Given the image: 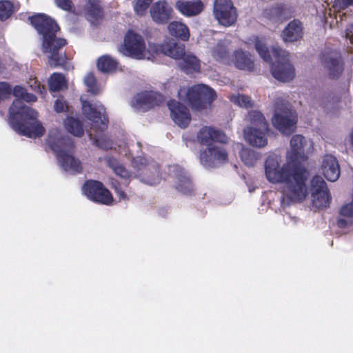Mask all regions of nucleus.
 <instances>
[{"instance_id": "14", "label": "nucleus", "mask_w": 353, "mask_h": 353, "mask_svg": "<svg viewBox=\"0 0 353 353\" xmlns=\"http://www.w3.org/2000/svg\"><path fill=\"white\" fill-rule=\"evenodd\" d=\"M321 61L331 79H337L343 72L344 63L340 52L336 50L325 49L321 53Z\"/></svg>"}, {"instance_id": "11", "label": "nucleus", "mask_w": 353, "mask_h": 353, "mask_svg": "<svg viewBox=\"0 0 353 353\" xmlns=\"http://www.w3.org/2000/svg\"><path fill=\"white\" fill-rule=\"evenodd\" d=\"M312 205L318 209H325L332 201L329 189L325 181L319 175L312 177L310 182Z\"/></svg>"}, {"instance_id": "53", "label": "nucleus", "mask_w": 353, "mask_h": 353, "mask_svg": "<svg viewBox=\"0 0 353 353\" xmlns=\"http://www.w3.org/2000/svg\"><path fill=\"white\" fill-rule=\"evenodd\" d=\"M84 82H85V84L88 83V80L86 79H84Z\"/></svg>"}, {"instance_id": "33", "label": "nucleus", "mask_w": 353, "mask_h": 353, "mask_svg": "<svg viewBox=\"0 0 353 353\" xmlns=\"http://www.w3.org/2000/svg\"><path fill=\"white\" fill-rule=\"evenodd\" d=\"M250 41L254 43V47L260 57L267 63H272V57L270 54L268 48L266 46L263 40L257 37L253 36L252 38H250Z\"/></svg>"}, {"instance_id": "39", "label": "nucleus", "mask_w": 353, "mask_h": 353, "mask_svg": "<svg viewBox=\"0 0 353 353\" xmlns=\"http://www.w3.org/2000/svg\"><path fill=\"white\" fill-rule=\"evenodd\" d=\"M13 6L8 1H0V20L4 21L12 13Z\"/></svg>"}, {"instance_id": "32", "label": "nucleus", "mask_w": 353, "mask_h": 353, "mask_svg": "<svg viewBox=\"0 0 353 353\" xmlns=\"http://www.w3.org/2000/svg\"><path fill=\"white\" fill-rule=\"evenodd\" d=\"M212 56L217 61L230 65L232 57L227 46L221 41L218 42L212 51Z\"/></svg>"}, {"instance_id": "34", "label": "nucleus", "mask_w": 353, "mask_h": 353, "mask_svg": "<svg viewBox=\"0 0 353 353\" xmlns=\"http://www.w3.org/2000/svg\"><path fill=\"white\" fill-rule=\"evenodd\" d=\"M248 117L253 127L263 130H269V125L264 115L259 111L252 110L248 113Z\"/></svg>"}, {"instance_id": "49", "label": "nucleus", "mask_w": 353, "mask_h": 353, "mask_svg": "<svg viewBox=\"0 0 353 353\" xmlns=\"http://www.w3.org/2000/svg\"><path fill=\"white\" fill-rule=\"evenodd\" d=\"M80 100L82 104L83 110L85 112L88 108V98L86 96H81Z\"/></svg>"}, {"instance_id": "41", "label": "nucleus", "mask_w": 353, "mask_h": 353, "mask_svg": "<svg viewBox=\"0 0 353 353\" xmlns=\"http://www.w3.org/2000/svg\"><path fill=\"white\" fill-rule=\"evenodd\" d=\"M101 88L92 73L90 72V93L97 94L100 92Z\"/></svg>"}, {"instance_id": "44", "label": "nucleus", "mask_w": 353, "mask_h": 353, "mask_svg": "<svg viewBox=\"0 0 353 353\" xmlns=\"http://www.w3.org/2000/svg\"><path fill=\"white\" fill-rule=\"evenodd\" d=\"M349 6H353V0H335L334 7L339 10H345Z\"/></svg>"}, {"instance_id": "43", "label": "nucleus", "mask_w": 353, "mask_h": 353, "mask_svg": "<svg viewBox=\"0 0 353 353\" xmlns=\"http://www.w3.org/2000/svg\"><path fill=\"white\" fill-rule=\"evenodd\" d=\"M54 109L57 113H61L68 109V104L63 99H57L54 101Z\"/></svg>"}, {"instance_id": "36", "label": "nucleus", "mask_w": 353, "mask_h": 353, "mask_svg": "<svg viewBox=\"0 0 353 353\" xmlns=\"http://www.w3.org/2000/svg\"><path fill=\"white\" fill-rule=\"evenodd\" d=\"M67 86L66 81L63 75L54 73L49 80V87L52 91H57Z\"/></svg>"}, {"instance_id": "31", "label": "nucleus", "mask_w": 353, "mask_h": 353, "mask_svg": "<svg viewBox=\"0 0 353 353\" xmlns=\"http://www.w3.org/2000/svg\"><path fill=\"white\" fill-rule=\"evenodd\" d=\"M105 161L107 165L110 167L117 176L123 179H129L130 177V172L116 158L110 156L105 157Z\"/></svg>"}, {"instance_id": "6", "label": "nucleus", "mask_w": 353, "mask_h": 353, "mask_svg": "<svg viewBox=\"0 0 353 353\" xmlns=\"http://www.w3.org/2000/svg\"><path fill=\"white\" fill-rule=\"evenodd\" d=\"M90 140L99 148L109 150L112 143L105 134L109 119L105 107L101 103H90Z\"/></svg>"}, {"instance_id": "23", "label": "nucleus", "mask_w": 353, "mask_h": 353, "mask_svg": "<svg viewBox=\"0 0 353 353\" xmlns=\"http://www.w3.org/2000/svg\"><path fill=\"white\" fill-rule=\"evenodd\" d=\"M305 143V139L303 135L295 134L292 137L290 140L291 149L288 153V157L293 163H299V161L306 158L304 150Z\"/></svg>"}, {"instance_id": "51", "label": "nucleus", "mask_w": 353, "mask_h": 353, "mask_svg": "<svg viewBox=\"0 0 353 353\" xmlns=\"http://www.w3.org/2000/svg\"><path fill=\"white\" fill-rule=\"evenodd\" d=\"M88 181H85L83 183V188H82V192L85 195V196H88Z\"/></svg>"}, {"instance_id": "1", "label": "nucleus", "mask_w": 353, "mask_h": 353, "mask_svg": "<svg viewBox=\"0 0 353 353\" xmlns=\"http://www.w3.org/2000/svg\"><path fill=\"white\" fill-rule=\"evenodd\" d=\"M265 174L268 181L283 183V194L290 201L301 202L307 196L308 172L300 163H288L281 167L278 157L270 155L265 162Z\"/></svg>"}, {"instance_id": "40", "label": "nucleus", "mask_w": 353, "mask_h": 353, "mask_svg": "<svg viewBox=\"0 0 353 353\" xmlns=\"http://www.w3.org/2000/svg\"><path fill=\"white\" fill-rule=\"evenodd\" d=\"M240 157L243 163L248 166H253L256 163L254 154L248 149H243L240 152Z\"/></svg>"}, {"instance_id": "15", "label": "nucleus", "mask_w": 353, "mask_h": 353, "mask_svg": "<svg viewBox=\"0 0 353 353\" xmlns=\"http://www.w3.org/2000/svg\"><path fill=\"white\" fill-rule=\"evenodd\" d=\"M164 101L163 96L157 92L145 91L138 93L132 100V106L139 110L147 111L160 105Z\"/></svg>"}, {"instance_id": "9", "label": "nucleus", "mask_w": 353, "mask_h": 353, "mask_svg": "<svg viewBox=\"0 0 353 353\" xmlns=\"http://www.w3.org/2000/svg\"><path fill=\"white\" fill-rule=\"evenodd\" d=\"M274 61L272 63V76L283 82L292 81L295 77V69L289 60V53L279 47L272 48Z\"/></svg>"}, {"instance_id": "48", "label": "nucleus", "mask_w": 353, "mask_h": 353, "mask_svg": "<svg viewBox=\"0 0 353 353\" xmlns=\"http://www.w3.org/2000/svg\"><path fill=\"white\" fill-rule=\"evenodd\" d=\"M353 26H351L350 28H347L345 30V37L350 41V43L353 44V33L352 29Z\"/></svg>"}, {"instance_id": "7", "label": "nucleus", "mask_w": 353, "mask_h": 353, "mask_svg": "<svg viewBox=\"0 0 353 353\" xmlns=\"http://www.w3.org/2000/svg\"><path fill=\"white\" fill-rule=\"evenodd\" d=\"M274 109L275 113L272 119L274 126L282 134H292L297 123L296 112L290 108L288 103L280 99L276 101Z\"/></svg>"}, {"instance_id": "13", "label": "nucleus", "mask_w": 353, "mask_h": 353, "mask_svg": "<svg viewBox=\"0 0 353 353\" xmlns=\"http://www.w3.org/2000/svg\"><path fill=\"white\" fill-rule=\"evenodd\" d=\"M199 159L201 164L205 167L215 168L228 161V153L223 145L214 144L201 150Z\"/></svg>"}, {"instance_id": "27", "label": "nucleus", "mask_w": 353, "mask_h": 353, "mask_svg": "<svg viewBox=\"0 0 353 353\" xmlns=\"http://www.w3.org/2000/svg\"><path fill=\"white\" fill-rule=\"evenodd\" d=\"M105 13L102 0H90V23L92 26H100L104 20Z\"/></svg>"}, {"instance_id": "24", "label": "nucleus", "mask_w": 353, "mask_h": 353, "mask_svg": "<svg viewBox=\"0 0 353 353\" xmlns=\"http://www.w3.org/2000/svg\"><path fill=\"white\" fill-rule=\"evenodd\" d=\"M175 7L181 14L186 17L197 15L203 10V4L201 0H178L176 2Z\"/></svg>"}, {"instance_id": "29", "label": "nucleus", "mask_w": 353, "mask_h": 353, "mask_svg": "<svg viewBox=\"0 0 353 353\" xmlns=\"http://www.w3.org/2000/svg\"><path fill=\"white\" fill-rule=\"evenodd\" d=\"M170 34L183 41H188L190 38V31L188 26L179 21H172L168 26Z\"/></svg>"}, {"instance_id": "3", "label": "nucleus", "mask_w": 353, "mask_h": 353, "mask_svg": "<svg viewBox=\"0 0 353 353\" xmlns=\"http://www.w3.org/2000/svg\"><path fill=\"white\" fill-rule=\"evenodd\" d=\"M38 32L43 35V52L48 54V65L56 67L64 64L65 57L59 54V50L66 45V40L57 38L55 33L59 28L55 21L46 14H38L29 18Z\"/></svg>"}, {"instance_id": "18", "label": "nucleus", "mask_w": 353, "mask_h": 353, "mask_svg": "<svg viewBox=\"0 0 353 353\" xmlns=\"http://www.w3.org/2000/svg\"><path fill=\"white\" fill-rule=\"evenodd\" d=\"M197 140L200 144L210 147V145H213L216 143H226L228 138L220 130L204 126L197 133Z\"/></svg>"}, {"instance_id": "12", "label": "nucleus", "mask_w": 353, "mask_h": 353, "mask_svg": "<svg viewBox=\"0 0 353 353\" xmlns=\"http://www.w3.org/2000/svg\"><path fill=\"white\" fill-rule=\"evenodd\" d=\"M213 14L219 23L226 27L234 25L238 17L236 8L231 0H215Z\"/></svg>"}, {"instance_id": "22", "label": "nucleus", "mask_w": 353, "mask_h": 353, "mask_svg": "<svg viewBox=\"0 0 353 353\" xmlns=\"http://www.w3.org/2000/svg\"><path fill=\"white\" fill-rule=\"evenodd\" d=\"M321 169L325 178L330 181H336L340 176V166L336 157L331 154L324 156Z\"/></svg>"}, {"instance_id": "35", "label": "nucleus", "mask_w": 353, "mask_h": 353, "mask_svg": "<svg viewBox=\"0 0 353 353\" xmlns=\"http://www.w3.org/2000/svg\"><path fill=\"white\" fill-rule=\"evenodd\" d=\"M65 126L68 131L76 137H81L83 134L82 123L74 117H68L65 121Z\"/></svg>"}, {"instance_id": "17", "label": "nucleus", "mask_w": 353, "mask_h": 353, "mask_svg": "<svg viewBox=\"0 0 353 353\" xmlns=\"http://www.w3.org/2000/svg\"><path fill=\"white\" fill-rule=\"evenodd\" d=\"M169 173L176 179L175 188L183 194L190 195L194 192L192 180L187 172L179 165L169 166Z\"/></svg>"}, {"instance_id": "28", "label": "nucleus", "mask_w": 353, "mask_h": 353, "mask_svg": "<svg viewBox=\"0 0 353 353\" xmlns=\"http://www.w3.org/2000/svg\"><path fill=\"white\" fill-rule=\"evenodd\" d=\"M336 221L338 228L344 229L353 225V201L341 206Z\"/></svg>"}, {"instance_id": "20", "label": "nucleus", "mask_w": 353, "mask_h": 353, "mask_svg": "<svg viewBox=\"0 0 353 353\" xmlns=\"http://www.w3.org/2000/svg\"><path fill=\"white\" fill-rule=\"evenodd\" d=\"M90 199L106 205H111L114 201L111 192L103 183L95 180H90Z\"/></svg>"}, {"instance_id": "10", "label": "nucleus", "mask_w": 353, "mask_h": 353, "mask_svg": "<svg viewBox=\"0 0 353 353\" xmlns=\"http://www.w3.org/2000/svg\"><path fill=\"white\" fill-rule=\"evenodd\" d=\"M156 43H149L148 47ZM149 48H146L143 38L140 34L132 30H128L124 37L123 52L125 54L137 59H143L147 58L151 59L157 55H152L149 52Z\"/></svg>"}, {"instance_id": "21", "label": "nucleus", "mask_w": 353, "mask_h": 353, "mask_svg": "<svg viewBox=\"0 0 353 353\" xmlns=\"http://www.w3.org/2000/svg\"><path fill=\"white\" fill-rule=\"evenodd\" d=\"M268 130L248 126L243 130L244 137L246 141L252 147L264 148L268 145L266 132Z\"/></svg>"}, {"instance_id": "52", "label": "nucleus", "mask_w": 353, "mask_h": 353, "mask_svg": "<svg viewBox=\"0 0 353 353\" xmlns=\"http://www.w3.org/2000/svg\"><path fill=\"white\" fill-rule=\"evenodd\" d=\"M143 161H145V159L140 158L139 160H136V163H139L140 164H143Z\"/></svg>"}, {"instance_id": "19", "label": "nucleus", "mask_w": 353, "mask_h": 353, "mask_svg": "<svg viewBox=\"0 0 353 353\" xmlns=\"http://www.w3.org/2000/svg\"><path fill=\"white\" fill-rule=\"evenodd\" d=\"M150 13L156 23L166 24L172 18L173 9L165 0H159L152 4Z\"/></svg>"}, {"instance_id": "8", "label": "nucleus", "mask_w": 353, "mask_h": 353, "mask_svg": "<svg viewBox=\"0 0 353 353\" xmlns=\"http://www.w3.org/2000/svg\"><path fill=\"white\" fill-rule=\"evenodd\" d=\"M216 98V92L203 84L194 85L186 92V101L193 110L207 109Z\"/></svg>"}, {"instance_id": "45", "label": "nucleus", "mask_w": 353, "mask_h": 353, "mask_svg": "<svg viewBox=\"0 0 353 353\" xmlns=\"http://www.w3.org/2000/svg\"><path fill=\"white\" fill-rule=\"evenodd\" d=\"M56 5L64 10H70L72 6L71 0H54Z\"/></svg>"}, {"instance_id": "54", "label": "nucleus", "mask_w": 353, "mask_h": 353, "mask_svg": "<svg viewBox=\"0 0 353 353\" xmlns=\"http://www.w3.org/2000/svg\"><path fill=\"white\" fill-rule=\"evenodd\" d=\"M148 183H150V185H153L154 183H153L152 181H148Z\"/></svg>"}, {"instance_id": "37", "label": "nucleus", "mask_w": 353, "mask_h": 353, "mask_svg": "<svg viewBox=\"0 0 353 353\" xmlns=\"http://www.w3.org/2000/svg\"><path fill=\"white\" fill-rule=\"evenodd\" d=\"M229 99L231 102L240 107L245 108L252 107V102L249 96L241 94H232Z\"/></svg>"}, {"instance_id": "46", "label": "nucleus", "mask_w": 353, "mask_h": 353, "mask_svg": "<svg viewBox=\"0 0 353 353\" xmlns=\"http://www.w3.org/2000/svg\"><path fill=\"white\" fill-rule=\"evenodd\" d=\"M30 86L32 88L33 90L37 92L42 93L44 90V88L43 86H41L39 83L34 80V79H30L29 83Z\"/></svg>"}, {"instance_id": "42", "label": "nucleus", "mask_w": 353, "mask_h": 353, "mask_svg": "<svg viewBox=\"0 0 353 353\" xmlns=\"http://www.w3.org/2000/svg\"><path fill=\"white\" fill-rule=\"evenodd\" d=\"M12 94V89L9 84L5 82H0V98L6 99L9 98Z\"/></svg>"}, {"instance_id": "4", "label": "nucleus", "mask_w": 353, "mask_h": 353, "mask_svg": "<svg viewBox=\"0 0 353 353\" xmlns=\"http://www.w3.org/2000/svg\"><path fill=\"white\" fill-rule=\"evenodd\" d=\"M47 143L56 154L63 170L72 174L81 172V163L71 154L73 144L68 137L62 136L58 129H53L49 132Z\"/></svg>"}, {"instance_id": "47", "label": "nucleus", "mask_w": 353, "mask_h": 353, "mask_svg": "<svg viewBox=\"0 0 353 353\" xmlns=\"http://www.w3.org/2000/svg\"><path fill=\"white\" fill-rule=\"evenodd\" d=\"M111 188L114 190V192L119 189H122V187L118 180L112 179L111 181Z\"/></svg>"}, {"instance_id": "2", "label": "nucleus", "mask_w": 353, "mask_h": 353, "mask_svg": "<svg viewBox=\"0 0 353 353\" xmlns=\"http://www.w3.org/2000/svg\"><path fill=\"white\" fill-rule=\"evenodd\" d=\"M13 95L18 98L13 101L10 108V123L17 133L30 138L42 136L45 129L40 122L36 121L38 117L37 110L24 105L21 100L26 102H35L37 97L28 93L25 88L17 85L12 90Z\"/></svg>"}, {"instance_id": "38", "label": "nucleus", "mask_w": 353, "mask_h": 353, "mask_svg": "<svg viewBox=\"0 0 353 353\" xmlns=\"http://www.w3.org/2000/svg\"><path fill=\"white\" fill-rule=\"evenodd\" d=\"M153 0H137L134 5V11L139 17L145 15Z\"/></svg>"}, {"instance_id": "16", "label": "nucleus", "mask_w": 353, "mask_h": 353, "mask_svg": "<svg viewBox=\"0 0 353 353\" xmlns=\"http://www.w3.org/2000/svg\"><path fill=\"white\" fill-rule=\"evenodd\" d=\"M173 121L181 128H186L191 121V114L188 108L175 99H170L167 103Z\"/></svg>"}, {"instance_id": "25", "label": "nucleus", "mask_w": 353, "mask_h": 353, "mask_svg": "<svg viewBox=\"0 0 353 353\" xmlns=\"http://www.w3.org/2000/svg\"><path fill=\"white\" fill-rule=\"evenodd\" d=\"M303 30L302 23L298 19H294L282 31L281 37L286 42H294L303 37Z\"/></svg>"}, {"instance_id": "50", "label": "nucleus", "mask_w": 353, "mask_h": 353, "mask_svg": "<svg viewBox=\"0 0 353 353\" xmlns=\"http://www.w3.org/2000/svg\"><path fill=\"white\" fill-rule=\"evenodd\" d=\"M115 194L119 197L120 200H125L127 199V195L124 190L122 189H119V190L115 192Z\"/></svg>"}, {"instance_id": "26", "label": "nucleus", "mask_w": 353, "mask_h": 353, "mask_svg": "<svg viewBox=\"0 0 353 353\" xmlns=\"http://www.w3.org/2000/svg\"><path fill=\"white\" fill-rule=\"evenodd\" d=\"M231 63L240 70L251 71L254 69V63L251 55L241 49L236 50L232 57Z\"/></svg>"}, {"instance_id": "30", "label": "nucleus", "mask_w": 353, "mask_h": 353, "mask_svg": "<svg viewBox=\"0 0 353 353\" xmlns=\"http://www.w3.org/2000/svg\"><path fill=\"white\" fill-rule=\"evenodd\" d=\"M118 61L110 55H103L97 60V68L105 73H111L117 70Z\"/></svg>"}, {"instance_id": "5", "label": "nucleus", "mask_w": 353, "mask_h": 353, "mask_svg": "<svg viewBox=\"0 0 353 353\" xmlns=\"http://www.w3.org/2000/svg\"><path fill=\"white\" fill-rule=\"evenodd\" d=\"M152 55H165L179 60V66L185 74L199 72L201 70V61L193 54L187 53L184 45L176 43H165L161 45H151L148 49Z\"/></svg>"}]
</instances>
